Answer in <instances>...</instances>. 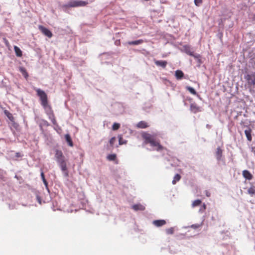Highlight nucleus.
<instances>
[{"label": "nucleus", "instance_id": "nucleus-1", "mask_svg": "<svg viewBox=\"0 0 255 255\" xmlns=\"http://www.w3.org/2000/svg\"><path fill=\"white\" fill-rule=\"evenodd\" d=\"M142 137L144 140L145 144L149 143L151 146L155 147V149L156 151H159L164 149V147L160 144L159 140H156L154 135L144 132L142 134Z\"/></svg>", "mask_w": 255, "mask_h": 255}, {"label": "nucleus", "instance_id": "nucleus-2", "mask_svg": "<svg viewBox=\"0 0 255 255\" xmlns=\"http://www.w3.org/2000/svg\"><path fill=\"white\" fill-rule=\"evenodd\" d=\"M55 157L62 171L63 172H65V175L66 176H68V174L67 171V168L66 162L65 160V157L63 154L62 151L58 149H56Z\"/></svg>", "mask_w": 255, "mask_h": 255}, {"label": "nucleus", "instance_id": "nucleus-3", "mask_svg": "<svg viewBox=\"0 0 255 255\" xmlns=\"http://www.w3.org/2000/svg\"><path fill=\"white\" fill-rule=\"evenodd\" d=\"M42 107L44 108L47 115L48 116L49 119L51 121L52 124L54 125H56L57 122L51 106L48 104H47L46 105Z\"/></svg>", "mask_w": 255, "mask_h": 255}, {"label": "nucleus", "instance_id": "nucleus-4", "mask_svg": "<svg viewBox=\"0 0 255 255\" xmlns=\"http://www.w3.org/2000/svg\"><path fill=\"white\" fill-rule=\"evenodd\" d=\"M35 91L36 92L37 95L40 98L42 106H44L47 104H48L47 95L44 91L40 89H36Z\"/></svg>", "mask_w": 255, "mask_h": 255}, {"label": "nucleus", "instance_id": "nucleus-5", "mask_svg": "<svg viewBox=\"0 0 255 255\" xmlns=\"http://www.w3.org/2000/svg\"><path fill=\"white\" fill-rule=\"evenodd\" d=\"M87 4L88 2L85 1L73 0L70 1L67 6L69 7L84 6L86 5Z\"/></svg>", "mask_w": 255, "mask_h": 255}, {"label": "nucleus", "instance_id": "nucleus-6", "mask_svg": "<svg viewBox=\"0 0 255 255\" xmlns=\"http://www.w3.org/2000/svg\"><path fill=\"white\" fill-rule=\"evenodd\" d=\"M38 28L44 35L48 37L51 38L52 36V32L47 28L42 25H39Z\"/></svg>", "mask_w": 255, "mask_h": 255}, {"label": "nucleus", "instance_id": "nucleus-7", "mask_svg": "<svg viewBox=\"0 0 255 255\" xmlns=\"http://www.w3.org/2000/svg\"><path fill=\"white\" fill-rule=\"evenodd\" d=\"M190 110L192 113L194 114L201 111V108L198 106V105L195 103H191L190 104Z\"/></svg>", "mask_w": 255, "mask_h": 255}, {"label": "nucleus", "instance_id": "nucleus-8", "mask_svg": "<svg viewBox=\"0 0 255 255\" xmlns=\"http://www.w3.org/2000/svg\"><path fill=\"white\" fill-rule=\"evenodd\" d=\"M245 79L250 85H255V76L254 75L248 74L245 76Z\"/></svg>", "mask_w": 255, "mask_h": 255}, {"label": "nucleus", "instance_id": "nucleus-9", "mask_svg": "<svg viewBox=\"0 0 255 255\" xmlns=\"http://www.w3.org/2000/svg\"><path fill=\"white\" fill-rule=\"evenodd\" d=\"M153 224L157 227L162 226L166 224V221L164 220H157L153 221Z\"/></svg>", "mask_w": 255, "mask_h": 255}, {"label": "nucleus", "instance_id": "nucleus-10", "mask_svg": "<svg viewBox=\"0 0 255 255\" xmlns=\"http://www.w3.org/2000/svg\"><path fill=\"white\" fill-rule=\"evenodd\" d=\"M154 63L156 66H160L163 68H165L167 64V62L166 61L163 60H155Z\"/></svg>", "mask_w": 255, "mask_h": 255}, {"label": "nucleus", "instance_id": "nucleus-11", "mask_svg": "<svg viewBox=\"0 0 255 255\" xmlns=\"http://www.w3.org/2000/svg\"><path fill=\"white\" fill-rule=\"evenodd\" d=\"M223 150L220 147H218L216 151V157L218 161L221 160L222 157Z\"/></svg>", "mask_w": 255, "mask_h": 255}, {"label": "nucleus", "instance_id": "nucleus-12", "mask_svg": "<svg viewBox=\"0 0 255 255\" xmlns=\"http://www.w3.org/2000/svg\"><path fill=\"white\" fill-rule=\"evenodd\" d=\"M243 175L246 179L248 180H251L253 178V175L252 174L247 170H244L243 171Z\"/></svg>", "mask_w": 255, "mask_h": 255}, {"label": "nucleus", "instance_id": "nucleus-13", "mask_svg": "<svg viewBox=\"0 0 255 255\" xmlns=\"http://www.w3.org/2000/svg\"><path fill=\"white\" fill-rule=\"evenodd\" d=\"M132 208L135 211H137V210L143 211L145 209V207L143 205H142L140 204L133 205L132 206Z\"/></svg>", "mask_w": 255, "mask_h": 255}, {"label": "nucleus", "instance_id": "nucleus-14", "mask_svg": "<svg viewBox=\"0 0 255 255\" xmlns=\"http://www.w3.org/2000/svg\"><path fill=\"white\" fill-rule=\"evenodd\" d=\"M65 140L67 141V142L68 143V145L72 147L73 146V143L72 140L71 139V137L70 134H65Z\"/></svg>", "mask_w": 255, "mask_h": 255}, {"label": "nucleus", "instance_id": "nucleus-15", "mask_svg": "<svg viewBox=\"0 0 255 255\" xmlns=\"http://www.w3.org/2000/svg\"><path fill=\"white\" fill-rule=\"evenodd\" d=\"M148 127V124L145 121H140L137 125V127L140 128H145Z\"/></svg>", "mask_w": 255, "mask_h": 255}, {"label": "nucleus", "instance_id": "nucleus-16", "mask_svg": "<svg viewBox=\"0 0 255 255\" xmlns=\"http://www.w3.org/2000/svg\"><path fill=\"white\" fill-rule=\"evenodd\" d=\"M251 132H252V130L250 128H248L245 130V133L246 136L248 140L250 141H251L252 139Z\"/></svg>", "mask_w": 255, "mask_h": 255}, {"label": "nucleus", "instance_id": "nucleus-17", "mask_svg": "<svg viewBox=\"0 0 255 255\" xmlns=\"http://www.w3.org/2000/svg\"><path fill=\"white\" fill-rule=\"evenodd\" d=\"M183 76L184 73L182 71L178 70L175 71V77L177 79H181L183 77Z\"/></svg>", "mask_w": 255, "mask_h": 255}, {"label": "nucleus", "instance_id": "nucleus-18", "mask_svg": "<svg viewBox=\"0 0 255 255\" xmlns=\"http://www.w3.org/2000/svg\"><path fill=\"white\" fill-rule=\"evenodd\" d=\"M14 50L15 53V54L18 57H21L22 55V52L20 49L17 47V46H14Z\"/></svg>", "mask_w": 255, "mask_h": 255}, {"label": "nucleus", "instance_id": "nucleus-19", "mask_svg": "<svg viewBox=\"0 0 255 255\" xmlns=\"http://www.w3.org/2000/svg\"><path fill=\"white\" fill-rule=\"evenodd\" d=\"M19 71L22 73V75L24 76V77L27 79L28 77V74L26 71V70L25 68L20 67L19 68Z\"/></svg>", "mask_w": 255, "mask_h": 255}, {"label": "nucleus", "instance_id": "nucleus-20", "mask_svg": "<svg viewBox=\"0 0 255 255\" xmlns=\"http://www.w3.org/2000/svg\"><path fill=\"white\" fill-rule=\"evenodd\" d=\"M144 41L142 39H139L135 41H128V45H138L142 43H143Z\"/></svg>", "mask_w": 255, "mask_h": 255}, {"label": "nucleus", "instance_id": "nucleus-21", "mask_svg": "<svg viewBox=\"0 0 255 255\" xmlns=\"http://www.w3.org/2000/svg\"><path fill=\"white\" fill-rule=\"evenodd\" d=\"M185 51L187 54L189 55L193 56V52L191 50V49L189 46L186 45L184 46Z\"/></svg>", "mask_w": 255, "mask_h": 255}, {"label": "nucleus", "instance_id": "nucleus-22", "mask_svg": "<svg viewBox=\"0 0 255 255\" xmlns=\"http://www.w3.org/2000/svg\"><path fill=\"white\" fill-rule=\"evenodd\" d=\"M186 89L192 94L194 95H197V93L196 91V90L192 87L190 86H187L186 87Z\"/></svg>", "mask_w": 255, "mask_h": 255}, {"label": "nucleus", "instance_id": "nucleus-23", "mask_svg": "<svg viewBox=\"0 0 255 255\" xmlns=\"http://www.w3.org/2000/svg\"><path fill=\"white\" fill-rule=\"evenodd\" d=\"M181 179V176L179 174H176L172 180V184H175L177 182L179 181Z\"/></svg>", "mask_w": 255, "mask_h": 255}, {"label": "nucleus", "instance_id": "nucleus-24", "mask_svg": "<svg viewBox=\"0 0 255 255\" xmlns=\"http://www.w3.org/2000/svg\"><path fill=\"white\" fill-rule=\"evenodd\" d=\"M202 203V201L201 200H199V199H198V200H194L193 202H192V207H195L196 206H198L199 205H200Z\"/></svg>", "mask_w": 255, "mask_h": 255}, {"label": "nucleus", "instance_id": "nucleus-25", "mask_svg": "<svg viewBox=\"0 0 255 255\" xmlns=\"http://www.w3.org/2000/svg\"><path fill=\"white\" fill-rule=\"evenodd\" d=\"M5 115L7 116V117L10 120L13 121V117L11 113H10L8 111L5 110L4 111Z\"/></svg>", "mask_w": 255, "mask_h": 255}, {"label": "nucleus", "instance_id": "nucleus-26", "mask_svg": "<svg viewBox=\"0 0 255 255\" xmlns=\"http://www.w3.org/2000/svg\"><path fill=\"white\" fill-rule=\"evenodd\" d=\"M116 157L115 154H109L107 156V159L110 161H114L116 159Z\"/></svg>", "mask_w": 255, "mask_h": 255}, {"label": "nucleus", "instance_id": "nucleus-27", "mask_svg": "<svg viewBox=\"0 0 255 255\" xmlns=\"http://www.w3.org/2000/svg\"><path fill=\"white\" fill-rule=\"evenodd\" d=\"M165 231L167 234L172 235L174 233V228L171 227L169 229H167Z\"/></svg>", "mask_w": 255, "mask_h": 255}, {"label": "nucleus", "instance_id": "nucleus-28", "mask_svg": "<svg viewBox=\"0 0 255 255\" xmlns=\"http://www.w3.org/2000/svg\"><path fill=\"white\" fill-rule=\"evenodd\" d=\"M120 127V124L119 123H115L113 126H112V129L113 130H118Z\"/></svg>", "mask_w": 255, "mask_h": 255}, {"label": "nucleus", "instance_id": "nucleus-29", "mask_svg": "<svg viewBox=\"0 0 255 255\" xmlns=\"http://www.w3.org/2000/svg\"><path fill=\"white\" fill-rule=\"evenodd\" d=\"M248 193L250 194H255V186H252V187H251L249 189H248Z\"/></svg>", "mask_w": 255, "mask_h": 255}, {"label": "nucleus", "instance_id": "nucleus-30", "mask_svg": "<svg viewBox=\"0 0 255 255\" xmlns=\"http://www.w3.org/2000/svg\"><path fill=\"white\" fill-rule=\"evenodd\" d=\"M41 178L42 179V181L44 183V184L46 186H47V182L45 178V176H44V173L43 172H41Z\"/></svg>", "mask_w": 255, "mask_h": 255}, {"label": "nucleus", "instance_id": "nucleus-31", "mask_svg": "<svg viewBox=\"0 0 255 255\" xmlns=\"http://www.w3.org/2000/svg\"><path fill=\"white\" fill-rule=\"evenodd\" d=\"M206 209V205L205 203H203L201 208L200 209L199 211L200 212L203 213L205 211Z\"/></svg>", "mask_w": 255, "mask_h": 255}, {"label": "nucleus", "instance_id": "nucleus-32", "mask_svg": "<svg viewBox=\"0 0 255 255\" xmlns=\"http://www.w3.org/2000/svg\"><path fill=\"white\" fill-rule=\"evenodd\" d=\"M202 2V0H194L195 4L197 6H200Z\"/></svg>", "mask_w": 255, "mask_h": 255}, {"label": "nucleus", "instance_id": "nucleus-33", "mask_svg": "<svg viewBox=\"0 0 255 255\" xmlns=\"http://www.w3.org/2000/svg\"><path fill=\"white\" fill-rule=\"evenodd\" d=\"M115 141H116V137H112L111 138V139L110 140V143L111 146H113Z\"/></svg>", "mask_w": 255, "mask_h": 255}, {"label": "nucleus", "instance_id": "nucleus-34", "mask_svg": "<svg viewBox=\"0 0 255 255\" xmlns=\"http://www.w3.org/2000/svg\"><path fill=\"white\" fill-rule=\"evenodd\" d=\"M206 195L207 196V197H209L210 196V193H209V191H206Z\"/></svg>", "mask_w": 255, "mask_h": 255}, {"label": "nucleus", "instance_id": "nucleus-35", "mask_svg": "<svg viewBox=\"0 0 255 255\" xmlns=\"http://www.w3.org/2000/svg\"><path fill=\"white\" fill-rule=\"evenodd\" d=\"M4 42H5V44L6 45H8V44H9V42H8V40H6V39H4Z\"/></svg>", "mask_w": 255, "mask_h": 255}, {"label": "nucleus", "instance_id": "nucleus-36", "mask_svg": "<svg viewBox=\"0 0 255 255\" xmlns=\"http://www.w3.org/2000/svg\"><path fill=\"white\" fill-rule=\"evenodd\" d=\"M20 156H21V155L19 153H18V152L16 153V157H19Z\"/></svg>", "mask_w": 255, "mask_h": 255}, {"label": "nucleus", "instance_id": "nucleus-37", "mask_svg": "<svg viewBox=\"0 0 255 255\" xmlns=\"http://www.w3.org/2000/svg\"><path fill=\"white\" fill-rule=\"evenodd\" d=\"M43 122L45 125H47V126L49 125L48 122L46 121H44Z\"/></svg>", "mask_w": 255, "mask_h": 255}, {"label": "nucleus", "instance_id": "nucleus-38", "mask_svg": "<svg viewBox=\"0 0 255 255\" xmlns=\"http://www.w3.org/2000/svg\"><path fill=\"white\" fill-rule=\"evenodd\" d=\"M122 138L121 137H120V139H119V143H120V144H122V143L121 142V141H122V140H121V139H122Z\"/></svg>", "mask_w": 255, "mask_h": 255}, {"label": "nucleus", "instance_id": "nucleus-39", "mask_svg": "<svg viewBox=\"0 0 255 255\" xmlns=\"http://www.w3.org/2000/svg\"><path fill=\"white\" fill-rule=\"evenodd\" d=\"M252 19H253V20L255 21V14L253 15Z\"/></svg>", "mask_w": 255, "mask_h": 255}]
</instances>
